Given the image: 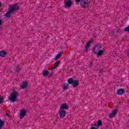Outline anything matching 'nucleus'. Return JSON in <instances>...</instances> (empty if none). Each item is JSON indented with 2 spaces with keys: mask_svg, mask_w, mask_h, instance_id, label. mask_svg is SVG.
<instances>
[{
  "mask_svg": "<svg viewBox=\"0 0 129 129\" xmlns=\"http://www.w3.org/2000/svg\"><path fill=\"white\" fill-rule=\"evenodd\" d=\"M19 10H20V7L18 5V4L13 5L9 8V11L5 15V17H6V18H11V14L15 13L16 11H19Z\"/></svg>",
  "mask_w": 129,
  "mask_h": 129,
  "instance_id": "nucleus-1",
  "label": "nucleus"
},
{
  "mask_svg": "<svg viewBox=\"0 0 129 129\" xmlns=\"http://www.w3.org/2000/svg\"><path fill=\"white\" fill-rule=\"evenodd\" d=\"M90 4L88 0H82L80 3V5L83 9H87V8L89 7Z\"/></svg>",
  "mask_w": 129,
  "mask_h": 129,
  "instance_id": "nucleus-2",
  "label": "nucleus"
},
{
  "mask_svg": "<svg viewBox=\"0 0 129 129\" xmlns=\"http://www.w3.org/2000/svg\"><path fill=\"white\" fill-rule=\"evenodd\" d=\"M17 96H19V93L16 91H14L10 95V98H9L10 100L15 102L17 100Z\"/></svg>",
  "mask_w": 129,
  "mask_h": 129,
  "instance_id": "nucleus-3",
  "label": "nucleus"
},
{
  "mask_svg": "<svg viewBox=\"0 0 129 129\" xmlns=\"http://www.w3.org/2000/svg\"><path fill=\"white\" fill-rule=\"evenodd\" d=\"M100 50H101V46L97 44L93 47L92 51L93 53L96 54Z\"/></svg>",
  "mask_w": 129,
  "mask_h": 129,
  "instance_id": "nucleus-4",
  "label": "nucleus"
},
{
  "mask_svg": "<svg viewBox=\"0 0 129 129\" xmlns=\"http://www.w3.org/2000/svg\"><path fill=\"white\" fill-rule=\"evenodd\" d=\"M59 117L61 118H64V117H65V115H66V111L64 110H61L60 109H59Z\"/></svg>",
  "mask_w": 129,
  "mask_h": 129,
  "instance_id": "nucleus-5",
  "label": "nucleus"
},
{
  "mask_svg": "<svg viewBox=\"0 0 129 129\" xmlns=\"http://www.w3.org/2000/svg\"><path fill=\"white\" fill-rule=\"evenodd\" d=\"M69 108V105H67V104L66 103H62L60 106L59 109H61V110H63V109H68Z\"/></svg>",
  "mask_w": 129,
  "mask_h": 129,
  "instance_id": "nucleus-6",
  "label": "nucleus"
},
{
  "mask_svg": "<svg viewBox=\"0 0 129 129\" xmlns=\"http://www.w3.org/2000/svg\"><path fill=\"white\" fill-rule=\"evenodd\" d=\"M125 92V91L122 89H119L116 92L117 95H122L123 93Z\"/></svg>",
  "mask_w": 129,
  "mask_h": 129,
  "instance_id": "nucleus-7",
  "label": "nucleus"
},
{
  "mask_svg": "<svg viewBox=\"0 0 129 129\" xmlns=\"http://www.w3.org/2000/svg\"><path fill=\"white\" fill-rule=\"evenodd\" d=\"M27 112L25 110H21L20 111V116L22 117V118H24L25 116H26V114H27Z\"/></svg>",
  "mask_w": 129,
  "mask_h": 129,
  "instance_id": "nucleus-8",
  "label": "nucleus"
},
{
  "mask_svg": "<svg viewBox=\"0 0 129 129\" xmlns=\"http://www.w3.org/2000/svg\"><path fill=\"white\" fill-rule=\"evenodd\" d=\"M72 6V1L69 0L64 4V8H70Z\"/></svg>",
  "mask_w": 129,
  "mask_h": 129,
  "instance_id": "nucleus-9",
  "label": "nucleus"
},
{
  "mask_svg": "<svg viewBox=\"0 0 129 129\" xmlns=\"http://www.w3.org/2000/svg\"><path fill=\"white\" fill-rule=\"evenodd\" d=\"M117 113V110H114L111 114L109 115V118H112L114 116V115H116Z\"/></svg>",
  "mask_w": 129,
  "mask_h": 129,
  "instance_id": "nucleus-10",
  "label": "nucleus"
},
{
  "mask_svg": "<svg viewBox=\"0 0 129 129\" xmlns=\"http://www.w3.org/2000/svg\"><path fill=\"white\" fill-rule=\"evenodd\" d=\"M72 85L74 88L78 87V85H79V81L78 80H74Z\"/></svg>",
  "mask_w": 129,
  "mask_h": 129,
  "instance_id": "nucleus-11",
  "label": "nucleus"
},
{
  "mask_svg": "<svg viewBox=\"0 0 129 129\" xmlns=\"http://www.w3.org/2000/svg\"><path fill=\"white\" fill-rule=\"evenodd\" d=\"M50 74V72L48 70H44L42 72V75L45 77H47L48 75Z\"/></svg>",
  "mask_w": 129,
  "mask_h": 129,
  "instance_id": "nucleus-12",
  "label": "nucleus"
},
{
  "mask_svg": "<svg viewBox=\"0 0 129 129\" xmlns=\"http://www.w3.org/2000/svg\"><path fill=\"white\" fill-rule=\"evenodd\" d=\"M6 55H7V52L5 50L0 51V57H6Z\"/></svg>",
  "mask_w": 129,
  "mask_h": 129,
  "instance_id": "nucleus-13",
  "label": "nucleus"
},
{
  "mask_svg": "<svg viewBox=\"0 0 129 129\" xmlns=\"http://www.w3.org/2000/svg\"><path fill=\"white\" fill-rule=\"evenodd\" d=\"M69 86V84H68V83H67V84L64 83V84H62V88L64 90H66V89H68Z\"/></svg>",
  "mask_w": 129,
  "mask_h": 129,
  "instance_id": "nucleus-14",
  "label": "nucleus"
},
{
  "mask_svg": "<svg viewBox=\"0 0 129 129\" xmlns=\"http://www.w3.org/2000/svg\"><path fill=\"white\" fill-rule=\"evenodd\" d=\"M91 41H89L87 43L86 45H85V49L86 51L88 50V48L90 47V44H91Z\"/></svg>",
  "mask_w": 129,
  "mask_h": 129,
  "instance_id": "nucleus-15",
  "label": "nucleus"
},
{
  "mask_svg": "<svg viewBox=\"0 0 129 129\" xmlns=\"http://www.w3.org/2000/svg\"><path fill=\"white\" fill-rule=\"evenodd\" d=\"M62 55H63V52H61L60 53H59L54 58V60L55 61H57V60H58V59H59V58H60V57H61V56H62Z\"/></svg>",
  "mask_w": 129,
  "mask_h": 129,
  "instance_id": "nucleus-16",
  "label": "nucleus"
},
{
  "mask_svg": "<svg viewBox=\"0 0 129 129\" xmlns=\"http://www.w3.org/2000/svg\"><path fill=\"white\" fill-rule=\"evenodd\" d=\"M14 70L15 74H18L19 72H20V68H19V66H17V67H15Z\"/></svg>",
  "mask_w": 129,
  "mask_h": 129,
  "instance_id": "nucleus-17",
  "label": "nucleus"
},
{
  "mask_svg": "<svg viewBox=\"0 0 129 129\" xmlns=\"http://www.w3.org/2000/svg\"><path fill=\"white\" fill-rule=\"evenodd\" d=\"M28 86V83L24 82L22 83V88L23 89H25L26 88H27V87Z\"/></svg>",
  "mask_w": 129,
  "mask_h": 129,
  "instance_id": "nucleus-18",
  "label": "nucleus"
},
{
  "mask_svg": "<svg viewBox=\"0 0 129 129\" xmlns=\"http://www.w3.org/2000/svg\"><path fill=\"white\" fill-rule=\"evenodd\" d=\"M104 53V51L101 49H100L99 51H98L96 54L97 55V56H101L102 54Z\"/></svg>",
  "mask_w": 129,
  "mask_h": 129,
  "instance_id": "nucleus-19",
  "label": "nucleus"
},
{
  "mask_svg": "<svg viewBox=\"0 0 129 129\" xmlns=\"http://www.w3.org/2000/svg\"><path fill=\"white\" fill-rule=\"evenodd\" d=\"M101 125H102V121L101 120H98V124L97 125L94 124V126H100Z\"/></svg>",
  "mask_w": 129,
  "mask_h": 129,
  "instance_id": "nucleus-20",
  "label": "nucleus"
},
{
  "mask_svg": "<svg viewBox=\"0 0 129 129\" xmlns=\"http://www.w3.org/2000/svg\"><path fill=\"white\" fill-rule=\"evenodd\" d=\"M74 81L73 80V78H70L68 80V82L69 84H73Z\"/></svg>",
  "mask_w": 129,
  "mask_h": 129,
  "instance_id": "nucleus-21",
  "label": "nucleus"
},
{
  "mask_svg": "<svg viewBox=\"0 0 129 129\" xmlns=\"http://www.w3.org/2000/svg\"><path fill=\"white\" fill-rule=\"evenodd\" d=\"M5 124V122L2 120L0 119V129L3 128V126H4Z\"/></svg>",
  "mask_w": 129,
  "mask_h": 129,
  "instance_id": "nucleus-22",
  "label": "nucleus"
},
{
  "mask_svg": "<svg viewBox=\"0 0 129 129\" xmlns=\"http://www.w3.org/2000/svg\"><path fill=\"white\" fill-rule=\"evenodd\" d=\"M59 64H60V61L58 60L53 65H55V66H57V67H58Z\"/></svg>",
  "mask_w": 129,
  "mask_h": 129,
  "instance_id": "nucleus-23",
  "label": "nucleus"
},
{
  "mask_svg": "<svg viewBox=\"0 0 129 129\" xmlns=\"http://www.w3.org/2000/svg\"><path fill=\"white\" fill-rule=\"evenodd\" d=\"M125 32H129V26L126 27L124 30Z\"/></svg>",
  "mask_w": 129,
  "mask_h": 129,
  "instance_id": "nucleus-24",
  "label": "nucleus"
},
{
  "mask_svg": "<svg viewBox=\"0 0 129 129\" xmlns=\"http://www.w3.org/2000/svg\"><path fill=\"white\" fill-rule=\"evenodd\" d=\"M57 67V66H55V64H53L52 67L51 68L50 70H54V69H55Z\"/></svg>",
  "mask_w": 129,
  "mask_h": 129,
  "instance_id": "nucleus-25",
  "label": "nucleus"
},
{
  "mask_svg": "<svg viewBox=\"0 0 129 129\" xmlns=\"http://www.w3.org/2000/svg\"><path fill=\"white\" fill-rule=\"evenodd\" d=\"M92 65H93V63L92 62H90V64L89 65V67L90 68H91L92 67Z\"/></svg>",
  "mask_w": 129,
  "mask_h": 129,
  "instance_id": "nucleus-26",
  "label": "nucleus"
},
{
  "mask_svg": "<svg viewBox=\"0 0 129 129\" xmlns=\"http://www.w3.org/2000/svg\"><path fill=\"white\" fill-rule=\"evenodd\" d=\"M4 102V99L2 98H0V104H2Z\"/></svg>",
  "mask_w": 129,
  "mask_h": 129,
  "instance_id": "nucleus-27",
  "label": "nucleus"
},
{
  "mask_svg": "<svg viewBox=\"0 0 129 129\" xmlns=\"http://www.w3.org/2000/svg\"><path fill=\"white\" fill-rule=\"evenodd\" d=\"M54 75V73H51L49 75V77H51V76H53Z\"/></svg>",
  "mask_w": 129,
  "mask_h": 129,
  "instance_id": "nucleus-28",
  "label": "nucleus"
},
{
  "mask_svg": "<svg viewBox=\"0 0 129 129\" xmlns=\"http://www.w3.org/2000/svg\"><path fill=\"white\" fill-rule=\"evenodd\" d=\"M81 1H82V0H76V2L77 3H81Z\"/></svg>",
  "mask_w": 129,
  "mask_h": 129,
  "instance_id": "nucleus-29",
  "label": "nucleus"
},
{
  "mask_svg": "<svg viewBox=\"0 0 129 129\" xmlns=\"http://www.w3.org/2000/svg\"><path fill=\"white\" fill-rule=\"evenodd\" d=\"M90 129H98V128H96L95 127H92Z\"/></svg>",
  "mask_w": 129,
  "mask_h": 129,
  "instance_id": "nucleus-30",
  "label": "nucleus"
},
{
  "mask_svg": "<svg viewBox=\"0 0 129 129\" xmlns=\"http://www.w3.org/2000/svg\"><path fill=\"white\" fill-rule=\"evenodd\" d=\"M6 116H10V115L8 113H6Z\"/></svg>",
  "mask_w": 129,
  "mask_h": 129,
  "instance_id": "nucleus-31",
  "label": "nucleus"
},
{
  "mask_svg": "<svg viewBox=\"0 0 129 129\" xmlns=\"http://www.w3.org/2000/svg\"><path fill=\"white\" fill-rule=\"evenodd\" d=\"M127 56L128 58H129V52L127 53Z\"/></svg>",
  "mask_w": 129,
  "mask_h": 129,
  "instance_id": "nucleus-32",
  "label": "nucleus"
},
{
  "mask_svg": "<svg viewBox=\"0 0 129 129\" xmlns=\"http://www.w3.org/2000/svg\"><path fill=\"white\" fill-rule=\"evenodd\" d=\"M2 25V20L0 19V26Z\"/></svg>",
  "mask_w": 129,
  "mask_h": 129,
  "instance_id": "nucleus-33",
  "label": "nucleus"
},
{
  "mask_svg": "<svg viewBox=\"0 0 129 129\" xmlns=\"http://www.w3.org/2000/svg\"><path fill=\"white\" fill-rule=\"evenodd\" d=\"M2 7V3L0 2V8Z\"/></svg>",
  "mask_w": 129,
  "mask_h": 129,
  "instance_id": "nucleus-34",
  "label": "nucleus"
},
{
  "mask_svg": "<svg viewBox=\"0 0 129 129\" xmlns=\"http://www.w3.org/2000/svg\"><path fill=\"white\" fill-rule=\"evenodd\" d=\"M0 30H2V27H0Z\"/></svg>",
  "mask_w": 129,
  "mask_h": 129,
  "instance_id": "nucleus-35",
  "label": "nucleus"
}]
</instances>
